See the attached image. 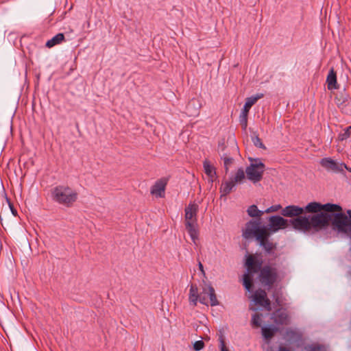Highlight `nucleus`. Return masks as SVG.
I'll list each match as a JSON object with an SVG mask.
<instances>
[{"label": "nucleus", "mask_w": 351, "mask_h": 351, "mask_svg": "<svg viewBox=\"0 0 351 351\" xmlns=\"http://www.w3.org/2000/svg\"><path fill=\"white\" fill-rule=\"evenodd\" d=\"M253 302L256 305L263 306L267 311H271L272 309L271 301L267 298L265 289H257L253 295Z\"/></svg>", "instance_id": "obj_14"}, {"label": "nucleus", "mask_w": 351, "mask_h": 351, "mask_svg": "<svg viewBox=\"0 0 351 351\" xmlns=\"http://www.w3.org/2000/svg\"><path fill=\"white\" fill-rule=\"evenodd\" d=\"M351 136V126L347 127L343 133L339 134L338 138L339 141H343L346 140Z\"/></svg>", "instance_id": "obj_31"}, {"label": "nucleus", "mask_w": 351, "mask_h": 351, "mask_svg": "<svg viewBox=\"0 0 351 351\" xmlns=\"http://www.w3.org/2000/svg\"><path fill=\"white\" fill-rule=\"evenodd\" d=\"M280 209L281 210L282 209L281 205L276 204V205H272L270 207H269L268 208H267L265 212L267 213H273V212H277Z\"/></svg>", "instance_id": "obj_35"}, {"label": "nucleus", "mask_w": 351, "mask_h": 351, "mask_svg": "<svg viewBox=\"0 0 351 351\" xmlns=\"http://www.w3.org/2000/svg\"><path fill=\"white\" fill-rule=\"evenodd\" d=\"M271 319L277 325H288L289 324V317L286 309L276 310L272 314Z\"/></svg>", "instance_id": "obj_16"}, {"label": "nucleus", "mask_w": 351, "mask_h": 351, "mask_svg": "<svg viewBox=\"0 0 351 351\" xmlns=\"http://www.w3.org/2000/svg\"><path fill=\"white\" fill-rule=\"evenodd\" d=\"M279 351H291V350L284 346H280Z\"/></svg>", "instance_id": "obj_42"}, {"label": "nucleus", "mask_w": 351, "mask_h": 351, "mask_svg": "<svg viewBox=\"0 0 351 351\" xmlns=\"http://www.w3.org/2000/svg\"><path fill=\"white\" fill-rule=\"evenodd\" d=\"M247 213L249 216L252 217H258L261 219V217L263 214V211H261L258 209V207L256 205H251L248 207L247 210Z\"/></svg>", "instance_id": "obj_27"}, {"label": "nucleus", "mask_w": 351, "mask_h": 351, "mask_svg": "<svg viewBox=\"0 0 351 351\" xmlns=\"http://www.w3.org/2000/svg\"><path fill=\"white\" fill-rule=\"evenodd\" d=\"M204 347V343L202 340L196 341L193 344V349L195 351H199Z\"/></svg>", "instance_id": "obj_37"}, {"label": "nucleus", "mask_w": 351, "mask_h": 351, "mask_svg": "<svg viewBox=\"0 0 351 351\" xmlns=\"http://www.w3.org/2000/svg\"><path fill=\"white\" fill-rule=\"evenodd\" d=\"M271 235V234L267 231H263L261 234H259L257 236L256 239L259 245L263 247L268 254H273L274 250L276 249V243H273L269 239Z\"/></svg>", "instance_id": "obj_15"}, {"label": "nucleus", "mask_w": 351, "mask_h": 351, "mask_svg": "<svg viewBox=\"0 0 351 351\" xmlns=\"http://www.w3.org/2000/svg\"><path fill=\"white\" fill-rule=\"evenodd\" d=\"M258 279L261 285L270 291L279 280V274L277 268L269 265L263 266L258 274Z\"/></svg>", "instance_id": "obj_7"}, {"label": "nucleus", "mask_w": 351, "mask_h": 351, "mask_svg": "<svg viewBox=\"0 0 351 351\" xmlns=\"http://www.w3.org/2000/svg\"><path fill=\"white\" fill-rule=\"evenodd\" d=\"M207 289V294L209 295L210 306H215L219 304V301L217 298L215 289L209 285Z\"/></svg>", "instance_id": "obj_26"}, {"label": "nucleus", "mask_w": 351, "mask_h": 351, "mask_svg": "<svg viewBox=\"0 0 351 351\" xmlns=\"http://www.w3.org/2000/svg\"><path fill=\"white\" fill-rule=\"evenodd\" d=\"M327 87L328 90L338 89L339 88L337 81V73L334 68H330L326 77Z\"/></svg>", "instance_id": "obj_20"}, {"label": "nucleus", "mask_w": 351, "mask_h": 351, "mask_svg": "<svg viewBox=\"0 0 351 351\" xmlns=\"http://www.w3.org/2000/svg\"><path fill=\"white\" fill-rule=\"evenodd\" d=\"M250 165L245 169V173L248 180L254 183L260 182L265 170V165L258 158H248Z\"/></svg>", "instance_id": "obj_8"}, {"label": "nucleus", "mask_w": 351, "mask_h": 351, "mask_svg": "<svg viewBox=\"0 0 351 351\" xmlns=\"http://www.w3.org/2000/svg\"><path fill=\"white\" fill-rule=\"evenodd\" d=\"M263 97V94H258L255 96H252L246 99V101L239 117L240 124L243 130H245L247 126V117L250 108L259 99Z\"/></svg>", "instance_id": "obj_11"}, {"label": "nucleus", "mask_w": 351, "mask_h": 351, "mask_svg": "<svg viewBox=\"0 0 351 351\" xmlns=\"http://www.w3.org/2000/svg\"><path fill=\"white\" fill-rule=\"evenodd\" d=\"M203 167L205 173L209 178V181L213 182L214 178L217 176L215 168L210 165V162L208 160H205L203 162Z\"/></svg>", "instance_id": "obj_21"}, {"label": "nucleus", "mask_w": 351, "mask_h": 351, "mask_svg": "<svg viewBox=\"0 0 351 351\" xmlns=\"http://www.w3.org/2000/svg\"><path fill=\"white\" fill-rule=\"evenodd\" d=\"M245 266L247 273L243 276V285L246 291H251L254 286L252 275L259 274L263 267L262 257L257 254L248 255L245 261Z\"/></svg>", "instance_id": "obj_5"}, {"label": "nucleus", "mask_w": 351, "mask_h": 351, "mask_svg": "<svg viewBox=\"0 0 351 351\" xmlns=\"http://www.w3.org/2000/svg\"><path fill=\"white\" fill-rule=\"evenodd\" d=\"M272 298L274 300L275 303L276 304L277 306H282V301L280 299L279 291L276 290L274 291L272 293Z\"/></svg>", "instance_id": "obj_34"}, {"label": "nucleus", "mask_w": 351, "mask_h": 351, "mask_svg": "<svg viewBox=\"0 0 351 351\" xmlns=\"http://www.w3.org/2000/svg\"><path fill=\"white\" fill-rule=\"evenodd\" d=\"M278 330V328L276 326H265L262 328V335L266 340L269 341L274 336Z\"/></svg>", "instance_id": "obj_24"}, {"label": "nucleus", "mask_w": 351, "mask_h": 351, "mask_svg": "<svg viewBox=\"0 0 351 351\" xmlns=\"http://www.w3.org/2000/svg\"><path fill=\"white\" fill-rule=\"evenodd\" d=\"M203 294H207V289L205 287L203 288L202 292L199 294L198 301L202 304L208 305L207 298Z\"/></svg>", "instance_id": "obj_33"}, {"label": "nucleus", "mask_w": 351, "mask_h": 351, "mask_svg": "<svg viewBox=\"0 0 351 351\" xmlns=\"http://www.w3.org/2000/svg\"><path fill=\"white\" fill-rule=\"evenodd\" d=\"M220 342V350L221 351H229L228 348L226 346V343L223 336H220L219 338Z\"/></svg>", "instance_id": "obj_38"}, {"label": "nucleus", "mask_w": 351, "mask_h": 351, "mask_svg": "<svg viewBox=\"0 0 351 351\" xmlns=\"http://www.w3.org/2000/svg\"><path fill=\"white\" fill-rule=\"evenodd\" d=\"M346 213L336 211L332 221V230L348 235L351 239V210H347Z\"/></svg>", "instance_id": "obj_6"}, {"label": "nucleus", "mask_w": 351, "mask_h": 351, "mask_svg": "<svg viewBox=\"0 0 351 351\" xmlns=\"http://www.w3.org/2000/svg\"><path fill=\"white\" fill-rule=\"evenodd\" d=\"M65 40V36L63 33H59L54 36L51 39L49 40L45 46L48 48H51L55 45H59Z\"/></svg>", "instance_id": "obj_23"}, {"label": "nucleus", "mask_w": 351, "mask_h": 351, "mask_svg": "<svg viewBox=\"0 0 351 351\" xmlns=\"http://www.w3.org/2000/svg\"><path fill=\"white\" fill-rule=\"evenodd\" d=\"M263 315L261 313H254L252 315L251 324L252 327L258 328L261 326Z\"/></svg>", "instance_id": "obj_29"}, {"label": "nucleus", "mask_w": 351, "mask_h": 351, "mask_svg": "<svg viewBox=\"0 0 351 351\" xmlns=\"http://www.w3.org/2000/svg\"><path fill=\"white\" fill-rule=\"evenodd\" d=\"M326 217L324 215H313L311 217H298L289 220V226L291 224L295 230L304 232L313 230L318 232L324 229L322 226L325 223Z\"/></svg>", "instance_id": "obj_1"}, {"label": "nucleus", "mask_w": 351, "mask_h": 351, "mask_svg": "<svg viewBox=\"0 0 351 351\" xmlns=\"http://www.w3.org/2000/svg\"><path fill=\"white\" fill-rule=\"evenodd\" d=\"M348 100V97L347 95H337L335 97L336 104L338 108H339L342 111L343 110L344 107L346 106V102Z\"/></svg>", "instance_id": "obj_28"}, {"label": "nucleus", "mask_w": 351, "mask_h": 351, "mask_svg": "<svg viewBox=\"0 0 351 351\" xmlns=\"http://www.w3.org/2000/svg\"><path fill=\"white\" fill-rule=\"evenodd\" d=\"M231 149L232 152V154H236L239 152V147L237 145L232 146Z\"/></svg>", "instance_id": "obj_39"}, {"label": "nucleus", "mask_w": 351, "mask_h": 351, "mask_svg": "<svg viewBox=\"0 0 351 351\" xmlns=\"http://www.w3.org/2000/svg\"><path fill=\"white\" fill-rule=\"evenodd\" d=\"M221 158L223 160V165L226 173L229 171L230 167L234 162V159L230 156V154L223 153L221 156Z\"/></svg>", "instance_id": "obj_25"}, {"label": "nucleus", "mask_w": 351, "mask_h": 351, "mask_svg": "<svg viewBox=\"0 0 351 351\" xmlns=\"http://www.w3.org/2000/svg\"><path fill=\"white\" fill-rule=\"evenodd\" d=\"M198 210L199 206L195 202H191L184 209L185 228L195 245H197V241L199 237L197 224Z\"/></svg>", "instance_id": "obj_4"}, {"label": "nucleus", "mask_w": 351, "mask_h": 351, "mask_svg": "<svg viewBox=\"0 0 351 351\" xmlns=\"http://www.w3.org/2000/svg\"><path fill=\"white\" fill-rule=\"evenodd\" d=\"M199 298L198 289L196 285L191 284L189 289V300L191 304L197 306Z\"/></svg>", "instance_id": "obj_22"}, {"label": "nucleus", "mask_w": 351, "mask_h": 351, "mask_svg": "<svg viewBox=\"0 0 351 351\" xmlns=\"http://www.w3.org/2000/svg\"><path fill=\"white\" fill-rule=\"evenodd\" d=\"M252 142L256 147L262 148L264 149H266V147L263 143L262 140L259 138L258 135L255 136L254 137H252Z\"/></svg>", "instance_id": "obj_32"}, {"label": "nucleus", "mask_w": 351, "mask_h": 351, "mask_svg": "<svg viewBox=\"0 0 351 351\" xmlns=\"http://www.w3.org/2000/svg\"><path fill=\"white\" fill-rule=\"evenodd\" d=\"M304 213H315L314 215H324L326 217L325 223L322 228L326 229L330 224L332 225L336 211H342V207L339 204L327 203L322 204L319 202H312L308 203L304 208Z\"/></svg>", "instance_id": "obj_2"}, {"label": "nucleus", "mask_w": 351, "mask_h": 351, "mask_svg": "<svg viewBox=\"0 0 351 351\" xmlns=\"http://www.w3.org/2000/svg\"><path fill=\"white\" fill-rule=\"evenodd\" d=\"M306 351H326L324 346L321 344H311L306 347Z\"/></svg>", "instance_id": "obj_30"}, {"label": "nucleus", "mask_w": 351, "mask_h": 351, "mask_svg": "<svg viewBox=\"0 0 351 351\" xmlns=\"http://www.w3.org/2000/svg\"><path fill=\"white\" fill-rule=\"evenodd\" d=\"M245 178V171L242 167L239 168L234 175H232L228 180L222 182L219 189L221 196L229 195L237 184H241Z\"/></svg>", "instance_id": "obj_9"}, {"label": "nucleus", "mask_w": 351, "mask_h": 351, "mask_svg": "<svg viewBox=\"0 0 351 351\" xmlns=\"http://www.w3.org/2000/svg\"><path fill=\"white\" fill-rule=\"evenodd\" d=\"M198 267H199V270L203 273L204 274V266L202 265V263L201 262H199L198 263Z\"/></svg>", "instance_id": "obj_41"}, {"label": "nucleus", "mask_w": 351, "mask_h": 351, "mask_svg": "<svg viewBox=\"0 0 351 351\" xmlns=\"http://www.w3.org/2000/svg\"><path fill=\"white\" fill-rule=\"evenodd\" d=\"M263 231H266L265 226H261L260 219H258V220H250L246 223L242 236L245 239H250L254 237L256 240L257 236Z\"/></svg>", "instance_id": "obj_10"}, {"label": "nucleus", "mask_w": 351, "mask_h": 351, "mask_svg": "<svg viewBox=\"0 0 351 351\" xmlns=\"http://www.w3.org/2000/svg\"><path fill=\"white\" fill-rule=\"evenodd\" d=\"M285 339L290 343H295L299 346L302 341V334L296 330L288 328L285 332Z\"/></svg>", "instance_id": "obj_19"}, {"label": "nucleus", "mask_w": 351, "mask_h": 351, "mask_svg": "<svg viewBox=\"0 0 351 351\" xmlns=\"http://www.w3.org/2000/svg\"><path fill=\"white\" fill-rule=\"evenodd\" d=\"M168 182V179L162 178L158 180L151 189V193L159 197H164L165 189Z\"/></svg>", "instance_id": "obj_17"}, {"label": "nucleus", "mask_w": 351, "mask_h": 351, "mask_svg": "<svg viewBox=\"0 0 351 351\" xmlns=\"http://www.w3.org/2000/svg\"><path fill=\"white\" fill-rule=\"evenodd\" d=\"M51 197L54 202L70 208L77 201L78 193L66 184H59L51 189Z\"/></svg>", "instance_id": "obj_3"}, {"label": "nucleus", "mask_w": 351, "mask_h": 351, "mask_svg": "<svg viewBox=\"0 0 351 351\" xmlns=\"http://www.w3.org/2000/svg\"><path fill=\"white\" fill-rule=\"evenodd\" d=\"M5 199H6V202H7V203H8V204L10 208V210H11L12 215L14 216H15V217L17 216L18 214H17L16 209L14 208V206L13 204L12 203L11 200L7 197L6 195H5Z\"/></svg>", "instance_id": "obj_36"}, {"label": "nucleus", "mask_w": 351, "mask_h": 351, "mask_svg": "<svg viewBox=\"0 0 351 351\" xmlns=\"http://www.w3.org/2000/svg\"><path fill=\"white\" fill-rule=\"evenodd\" d=\"M320 165L328 171L334 173L343 172L344 169L351 171L347 165L343 162H338L330 157L324 158L319 162Z\"/></svg>", "instance_id": "obj_13"}, {"label": "nucleus", "mask_w": 351, "mask_h": 351, "mask_svg": "<svg viewBox=\"0 0 351 351\" xmlns=\"http://www.w3.org/2000/svg\"><path fill=\"white\" fill-rule=\"evenodd\" d=\"M269 224L265 226V230L272 234L280 229H285L289 226V220L279 215H274L268 219Z\"/></svg>", "instance_id": "obj_12"}, {"label": "nucleus", "mask_w": 351, "mask_h": 351, "mask_svg": "<svg viewBox=\"0 0 351 351\" xmlns=\"http://www.w3.org/2000/svg\"><path fill=\"white\" fill-rule=\"evenodd\" d=\"M218 148L221 149V151H223L226 148H228V146H226L224 143H219Z\"/></svg>", "instance_id": "obj_40"}, {"label": "nucleus", "mask_w": 351, "mask_h": 351, "mask_svg": "<svg viewBox=\"0 0 351 351\" xmlns=\"http://www.w3.org/2000/svg\"><path fill=\"white\" fill-rule=\"evenodd\" d=\"M195 100H192L191 101H190V102L189 103L188 106H187V108H189L190 107V106H191V104H194V103H195Z\"/></svg>", "instance_id": "obj_43"}, {"label": "nucleus", "mask_w": 351, "mask_h": 351, "mask_svg": "<svg viewBox=\"0 0 351 351\" xmlns=\"http://www.w3.org/2000/svg\"><path fill=\"white\" fill-rule=\"evenodd\" d=\"M304 213V210L303 208L300 207L295 205H289L284 208H282L280 211V214L286 217H298Z\"/></svg>", "instance_id": "obj_18"}]
</instances>
